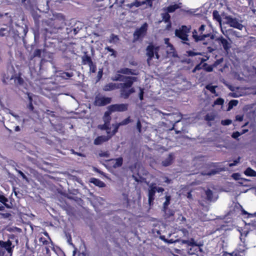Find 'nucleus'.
<instances>
[{
  "instance_id": "nucleus-41",
  "label": "nucleus",
  "mask_w": 256,
  "mask_h": 256,
  "mask_svg": "<svg viewBox=\"0 0 256 256\" xmlns=\"http://www.w3.org/2000/svg\"><path fill=\"white\" fill-rule=\"evenodd\" d=\"M16 170L22 177V178L24 180H26L28 182V178L26 177V176L24 174L23 172H22L21 170H20L17 168H16Z\"/></svg>"
},
{
  "instance_id": "nucleus-20",
  "label": "nucleus",
  "mask_w": 256,
  "mask_h": 256,
  "mask_svg": "<svg viewBox=\"0 0 256 256\" xmlns=\"http://www.w3.org/2000/svg\"><path fill=\"white\" fill-rule=\"evenodd\" d=\"M14 82L16 86H22L24 84V80L21 76V74H18V75L14 76Z\"/></svg>"
},
{
  "instance_id": "nucleus-48",
  "label": "nucleus",
  "mask_w": 256,
  "mask_h": 256,
  "mask_svg": "<svg viewBox=\"0 0 256 256\" xmlns=\"http://www.w3.org/2000/svg\"><path fill=\"white\" fill-rule=\"evenodd\" d=\"M105 50L112 52V54H110L111 56H116V52L114 49L112 48L110 46H106L105 48Z\"/></svg>"
},
{
  "instance_id": "nucleus-54",
  "label": "nucleus",
  "mask_w": 256,
  "mask_h": 256,
  "mask_svg": "<svg viewBox=\"0 0 256 256\" xmlns=\"http://www.w3.org/2000/svg\"><path fill=\"white\" fill-rule=\"evenodd\" d=\"M106 132L107 133L106 136L112 135V137L113 136H114L115 134H113V133L114 132V129L112 130V132H111V128L110 126H108V130H106Z\"/></svg>"
},
{
  "instance_id": "nucleus-49",
  "label": "nucleus",
  "mask_w": 256,
  "mask_h": 256,
  "mask_svg": "<svg viewBox=\"0 0 256 256\" xmlns=\"http://www.w3.org/2000/svg\"><path fill=\"white\" fill-rule=\"evenodd\" d=\"M165 214L168 216V217H170L172 216H174V212L170 209L168 208L166 212H164Z\"/></svg>"
},
{
  "instance_id": "nucleus-1",
  "label": "nucleus",
  "mask_w": 256,
  "mask_h": 256,
  "mask_svg": "<svg viewBox=\"0 0 256 256\" xmlns=\"http://www.w3.org/2000/svg\"><path fill=\"white\" fill-rule=\"evenodd\" d=\"M137 77L134 80H126V82L119 84L120 96L124 99H128L130 96L135 92V89L132 87L134 82L137 81Z\"/></svg>"
},
{
  "instance_id": "nucleus-47",
  "label": "nucleus",
  "mask_w": 256,
  "mask_h": 256,
  "mask_svg": "<svg viewBox=\"0 0 256 256\" xmlns=\"http://www.w3.org/2000/svg\"><path fill=\"white\" fill-rule=\"evenodd\" d=\"M152 184L154 185V189L156 191V192H162L164 191V188L162 187H157L156 186V184L155 183H152Z\"/></svg>"
},
{
  "instance_id": "nucleus-3",
  "label": "nucleus",
  "mask_w": 256,
  "mask_h": 256,
  "mask_svg": "<svg viewBox=\"0 0 256 256\" xmlns=\"http://www.w3.org/2000/svg\"><path fill=\"white\" fill-rule=\"evenodd\" d=\"M58 20H54L52 22V25L54 26L53 28L50 27L48 28H46L44 29L45 31V40H47L48 38H52V39L58 38V35H56L60 32L62 30V28L58 26Z\"/></svg>"
},
{
  "instance_id": "nucleus-29",
  "label": "nucleus",
  "mask_w": 256,
  "mask_h": 256,
  "mask_svg": "<svg viewBox=\"0 0 256 256\" xmlns=\"http://www.w3.org/2000/svg\"><path fill=\"white\" fill-rule=\"evenodd\" d=\"M116 161L115 163L113 164V167L114 168H117L121 166L122 165L123 163V158L122 157H120L118 158L114 159Z\"/></svg>"
},
{
  "instance_id": "nucleus-64",
  "label": "nucleus",
  "mask_w": 256,
  "mask_h": 256,
  "mask_svg": "<svg viewBox=\"0 0 256 256\" xmlns=\"http://www.w3.org/2000/svg\"><path fill=\"white\" fill-rule=\"evenodd\" d=\"M46 250V256H50V251L48 247L46 246L45 247Z\"/></svg>"
},
{
  "instance_id": "nucleus-23",
  "label": "nucleus",
  "mask_w": 256,
  "mask_h": 256,
  "mask_svg": "<svg viewBox=\"0 0 256 256\" xmlns=\"http://www.w3.org/2000/svg\"><path fill=\"white\" fill-rule=\"evenodd\" d=\"M91 57L88 55L84 54L82 56V64L84 65L88 64L90 65L92 62Z\"/></svg>"
},
{
  "instance_id": "nucleus-50",
  "label": "nucleus",
  "mask_w": 256,
  "mask_h": 256,
  "mask_svg": "<svg viewBox=\"0 0 256 256\" xmlns=\"http://www.w3.org/2000/svg\"><path fill=\"white\" fill-rule=\"evenodd\" d=\"M42 51L40 49H36L34 52V57H39L41 56Z\"/></svg>"
},
{
  "instance_id": "nucleus-25",
  "label": "nucleus",
  "mask_w": 256,
  "mask_h": 256,
  "mask_svg": "<svg viewBox=\"0 0 256 256\" xmlns=\"http://www.w3.org/2000/svg\"><path fill=\"white\" fill-rule=\"evenodd\" d=\"M214 18H215L217 21L220 22V28H221V31L223 34H224V30H223V28L221 24V17L219 15L218 12L217 10H214L212 13Z\"/></svg>"
},
{
  "instance_id": "nucleus-4",
  "label": "nucleus",
  "mask_w": 256,
  "mask_h": 256,
  "mask_svg": "<svg viewBox=\"0 0 256 256\" xmlns=\"http://www.w3.org/2000/svg\"><path fill=\"white\" fill-rule=\"evenodd\" d=\"M148 29V24L146 22H144L140 28H136L133 34V42L142 41L146 34Z\"/></svg>"
},
{
  "instance_id": "nucleus-59",
  "label": "nucleus",
  "mask_w": 256,
  "mask_h": 256,
  "mask_svg": "<svg viewBox=\"0 0 256 256\" xmlns=\"http://www.w3.org/2000/svg\"><path fill=\"white\" fill-rule=\"evenodd\" d=\"M27 108L31 112H33L34 110V106H33L32 102H28V104L27 106Z\"/></svg>"
},
{
  "instance_id": "nucleus-18",
  "label": "nucleus",
  "mask_w": 256,
  "mask_h": 256,
  "mask_svg": "<svg viewBox=\"0 0 256 256\" xmlns=\"http://www.w3.org/2000/svg\"><path fill=\"white\" fill-rule=\"evenodd\" d=\"M90 182L96 186H98L99 188H104L106 186V184L104 182L95 178H90Z\"/></svg>"
},
{
  "instance_id": "nucleus-27",
  "label": "nucleus",
  "mask_w": 256,
  "mask_h": 256,
  "mask_svg": "<svg viewBox=\"0 0 256 256\" xmlns=\"http://www.w3.org/2000/svg\"><path fill=\"white\" fill-rule=\"evenodd\" d=\"M180 6L178 4H174V5H170L166 8V11L168 13H172L174 12L176 10L180 8Z\"/></svg>"
},
{
  "instance_id": "nucleus-24",
  "label": "nucleus",
  "mask_w": 256,
  "mask_h": 256,
  "mask_svg": "<svg viewBox=\"0 0 256 256\" xmlns=\"http://www.w3.org/2000/svg\"><path fill=\"white\" fill-rule=\"evenodd\" d=\"M244 174L246 176H254L256 177V171L250 168H248L245 171Z\"/></svg>"
},
{
  "instance_id": "nucleus-46",
  "label": "nucleus",
  "mask_w": 256,
  "mask_h": 256,
  "mask_svg": "<svg viewBox=\"0 0 256 256\" xmlns=\"http://www.w3.org/2000/svg\"><path fill=\"white\" fill-rule=\"evenodd\" d=\"M224 100L222 98H218L214 102V105H222Z\"/></svg>"
},
{
  "instance_id": "nucleus-51",
  "label": "nucleus",
  "mask_w": 256,
  "mask_h": 256,
  "mask_svg": "<svg viewBox=\"0 0 256 256\" xmlns=\"http://www.w3.org/2000/svg\"><path fill=\"white\" fill-rule=\"evenodd\" d=\"M108 126H110L109 124L104 122V124L100 125L98 126V128L102 130H108Z\"/></svg>"
},
{
  "instance_id": "nucleus-35",
  "label": "nucleus",
  "mask_w": 256,
  "mask_h": 256,
  "mask_svg": "<svg viewBox=\"0 0 256 256\" xmlns=\"http://www.w3.org/2000/svg\"><path fill=\"white\" fill-rule=\"evenodd\" d=\"M10 32L8 28H0V36H7Z\"/></svg>"
},
{
  "instance_id": "nucleus-52",
  "label": "nucleus",
  "mask_w": 256,
  "mask_h": 256,
  "mask_svg": "<svg viewBox=\"0 0 256 256\" xmlns=\"http://www.w3.org/2000/svg\"><path fill=\"white\" fill-rule=\"evenodd\" d=\"M242 134H240V132H235L232 134V137L234 139H237Z\"/></svg>"
},
{
  "instance_id": "nucleus-44",
  "label": "nucleus",
  "mask_w": 256,
  "mask_h": 256,
  "mask_svg": "<svg viewBox=\"0 0 256 256\" xmlns=\"http://www.w3.org/2000/svg\"><path fill=\"white\" fill-rule=\"evenodd\" d=\"M12 253H8L3 249H0V256H12Z\"/></svg>"
},
{
  "instance_id": "nucleus-21",
  "label": "nucleus",
  "mask_w": 256,
  "mask_h": 256,
  "mask_svg": "<svg viewBox=\"0 0 256 256\" xmlns=\"http://www.w3.org/2000/svg\"><path fill=\"white\" fill-rule=\"evenodd\" d=\"M14 78V75L10 76L8 72L4 73L2 74V82L4 84H7L8 82Z\"/></svg>"
},
{
  "instance_id": "nucleus-45",
  "label": "nucleus",
  "mask_w": 256,
  "mask_h": 256,
  "mask_svg": "<svg viewBox=\"0 0 256 256\" xmlns=\"http://www.w3.org/2000/svg\"><path fill=\"white\" fill-rule=\"evenodd\" d=\"M140 92L138 94V97L140 100H144V89L141 87L139 88Z\"/></svg>"
},
{
  "instance_id": "nucleus-2",
  "label": "nucleus",
  "mask_w": 256,
  "mask_h": 256,
  "mask_svg": "<svg viewBox=\"0 0 256 256\" xmlns=\"http://www.w3.org/2000/svg\"><path fill=\"white\" fill-rule=\"evenodd\" d=\"M205 170L200 172L202 176H212L224 170L222 162H209L205 165Z\"/></svg>"
},
{
  "instance_id": "nucleus-17",
  "label": "nucleus",
  "mask_w": 256,
  "mask_h": 256,
  "mask_svg": "<svg viewBox=\"0 0 256 256\" xmlns=\"http://www.w3.org/2000/svg\"><path fill=\"white\" fill-rule=\"evenodd\" d=\"M174 156L173 154H170L162 162V165L164 166H168L171 165L174 161Z\"/></svg>"
},
{
  "instance_id": "nucleus-16",
  "label": "nucleus",
  "mask_w": 256,
  "mask_h": 256,
  "mask_svg": "<svg viewBox=\"0 0 256 256\" xmlns=\"http://www.w3.org/2000/svg\"><path fill=\"white\" fill-rule=\"evenodd\" d=\"M119 86V84H115V83H108L106 84L103 90L106 92L118 89Z\"/></svg>"
},
{
  "instance_id": "nucleus-36",
  "label": "nucleus",
  "mask_w": 256,
  "mask_h": 256,
  "mask_svg": "<svg viewBox=\"0 0 256 256\" xmlns=\"http://www.w3.org/2000/svg\"><path fill=\"white\" fill-rule=\"evenodd\" d=\"M203 68L207 72H211L213 70L214 66L212 65L209 66L206 63L202 64Z\"/></svg>"
},
{
  "instance_id": "nucleus-60",
  "label": "nucleus",
  "mask_w": 256,
  "mask_h": 256,
  "mask_svg": "<svg viewBox=\"0 0 256 256\" xmlns=\"http://www.w3.org/2000/svg\"><path fill=\"white\" fill-rule=\"evenodd\" d=\"M102 74H103L102 70L100 69L98 72V76H97L98 80H99L101 79V78H102Z\"/></svg>"
},
{
  "instance_id": "nucleus-38",
  "label": "nucleus",
  "mask_w": 256,
  "mask_h": 256,
  "mask_svg": "<svg viewBox=\"0 0 256 256\" xmlns=\"http://www.w3.org/2000/svg\"><path fill=\"white\" fill-rule=\"evenodd\" d=\"M8 202V198L3 195L0 194V202L3 204L6 208H9L10 206L6 204Z\"/></svg>"
},
{
  "instance_id": "nucleus-11",
  "label": "nucleus",
  "mask_w": 256,
  "mask_h": 256,
  "mask_svg": "<svg viewBox=\"0 0 256 256\" xmlns=\"http://www.w3.org/2000/svg\"><path fill=\"white\" fill-rule=\"evenodd\" d=\"M225 19L228 20V22L230 26L238 28L240 30H242L244 28V26L236 18H232L230 16H225Z\"/></svg>"
},
{
  "instance_id": "nucleus-5",
  "label": "nucleus",
  "mask_w": 256,
  "mask_h": 256,
  "mask_svg": "<svg viewBox=\"0 0 256 256\" xmlns=\"http://www.w3.org/2000/svg\"><path fill=\"white\" fill-rule=\"evenodd\" d=\"M205 28L206 26L204 24L201 25L200 27L198 28V32L200 33V36L198 34V32L196 30L192 32V37L196 42L204 40L206 38L209 37L210 40H214V35L211 33L203 34Z\"/></svg>"
},
{
  "instance_id": "nucleus-39",
  "label": "nucleus",
  "mask_w": 256,
  "mask_h": 256,
  "mask_svg": "<svg viewBox=\"0 0 256 256\" xmlns=\"http://www.w3.org/2000/svg\"><path fill=\"white\" fill-rule=\"evenodd\" d=\"M162 20L165 22H170V15L168 14V12H166V13H164V14H162Z\"/></svg>"
},
{
  "instance_id": "nucleus-63",
  "label": "nucleus",
  "mask_w": 256,
  "mask_h": 256,
  "mask_svg": "<svg viewBox=\"0 0 256 256\" xmlns=\"http://www.w3.org/2000/svg\"><path fill=\"white\" fill-rule=\"evenodd\" d=\"M228 32L230 33H232L233 34L235 35L236 37H240V36L238 34H239L238 32H237L232 30H228Z\"/></svg>"
},
{
  "instance_id": "nucleus-19",
  "label": "nucleus",
  "mask_w": 256,
  "mask_h": 256,
  "mask_svg": "<svg viewBox=\"0 0 256 256\" xmlns=\"http://www.w3.org/2000/svg\"><path fill=\"white\" fill-rule=\"evenodd\" d=\"M118 73L124 74L136 75L135 70L127 68H122L118 71Z\"/></svg>"
},
{
  "instance_id": "nucleus-42",
  "label": "nucleus",
  "mask_w": 256,
  "mask_h": 256,
  "mask_svg": "<svg viewBox=\"0 0 256 256\" xmlns=\"http://www.w3.org/2000/svg\"><path fill=\"white\" fill-rule=\"evenodd\" d=\"M88 66L90 67V72L92 73H94L96 72V66L95 64H94V62H92V64H90V65H88Z\"/></svg>"
},
{
  "instance_id": "nucleus-22",
  "label": "nucleus",
  "mask_w": 256,
  "mask_h": 256,
  "mask_svg": "<svg viewBox=\"0 0 256 256\" xmlns=\"http://www.w3.org/2000/svg\"><path fill=\"white\" fill-rule=\"evenodd\" d=\"M198 60H200V63L198 64L192 70V72L193 73H195L196 70H200L201 69L203 68L202 64L204 63V62H206L207 60L204 58H200Z\"/></svg>"
},
{
  "instance_id": "nucleus-33",
  "label": "nucleus",
  "mask_w": 256,
  "mask_h": 256,
  "mask_svg": "<svg viewBox=\"0 0 256 256\" xmlns=\"http://www.w3.org/2000/svg\"><path fill=\"white\" fill-rule=\"evenodd\" d=\"M216 116L214 113H208L205 116L204 120L208 122H210L214 120Z\"/></svg>"
},
{
  "instance_id": "nucleus-31",
  "label": "nucleus",
  "mask_w": 256,
  "mask_h": 256,
  "mask_svg": "<svg viewBox=\"0 0 256 256\" xmlns=\"http://www.w3.org/2000/svg\"><path fill=\"white\" fill-rule=\"evenodd\" d=\"M111 112H110V111L106 112L104 113V122L109 125H110V122L111 120V117L110 116V114Z\"/></svg>"
},
{
  "instance_id": "nucleus-57",
  "label": "nucleus",
  "mask_w": 256,
  "mask_h": 256,
  "mask_svg": "<svg viewBox=\"0 0 256 256\" xmlns=\"http://www.w3.org/2000/svg\"><path fill=\"white\" fill-rule=\"evenodd\" d=\"M228 255V256H240L239 254L235 252H234L231 253H228L226 252H225V256H227Z\"/></svg>"
},
{
  "instance_id": "nucleus-10",
  "label": "nucleus",
  "mask_w": 256,
  "mask_h": 256,
  "mask_svg": "<svg viewBox=\"0 0 256 256\" xmlns=\"http://www.w3.org/2000/svg\"><path fill=\"white\" fill-rule=\"evenodd\" d=\"M156 52V46H154L152 44H150L146 48V54L148 56L147 62L150 63L154 58V53Z\"/></svg>"
},
{
  "instance_id": "nucleus-56",
  "label": "nucleus",
  "mask_w": 256,
  "mask_h": 256,
  "mask_svg": "<svg viewBox=\"0 0 256 256\" xmlns=\"http://www.w3.org/2000/svg\"><path fill=\"white\" fill-rule=\"evenodd\" d=\"M188 55L190 56H195L196 55H201V53L200 52H196L193 51H189L188 52Z\"/></svg>"
},
{
  "instance_id": "nucleus-62",
  "label": "nucleus",
  "mask_w": 256,
  "mask_h": 256,
  "mask_svg": "<svg viewBox=\"0 0 256 256\" xmlns=\"http://www.w3.org/2000/svg\"><path fill=\"white\" fill-rule=\"evenodd\" d=\"M160 50V47L158 46H156V52L154 53V55L156 56V59H159L160 55L158 54V52Z\"/></svg>"
},
{
  "instance_id": "nucleus-43",
  "label": "nucleus",
  "mask_w": 256,
  "mask_h": 256,
  "mask_svg": "<svg viewBox=\"0 0 256 256\" xmlns=\"http://www.w3.org/2000/svg\"><path fill=\"white\" fill-rule=\"evenodd\" d=\"M39 242L42 244V245H48L49 244V242L46 238L43 236H41L39 238Z\"/></svg>"
},
{
  "instance_id": "nucleus-15",
  "label": "nucleus",
  "mask_w": 256,
  "mask_h": 256,
  "mask_svg": "<svg viewBox=\"0 0 256 256\" xmlns=\"http://www.w3.org/2000/svg\"><path fill=\"white\" fill-rule=\"evenodd\" d=\"M132 122V120L130 118V116H128L127 118L122 120L119 124H112V126L114 127V132L113 134H116L118 132V129L120 126L126 125L128 124H129L130 122Z\"/></svg>"
},
{
  "instance_id": "nucleus-53",
  "label": "nucleus",
  "mask_w": 256,
  "mask_h": 256,
  "mask_svg": "<svg viewBox=\"0 0 256 256\" xmlns=\"http://www.w3.org/2000/svg\"><path fill=\"white\" fill-rule=\"evenodd\" d=\"M164 42L165 44L168 46V47H170L171 48V49L172 50H174V46H172V44H171L170 42V40H169V38H166L164 39Z\"/></svg>"
},
{
  "instance_id": "nucleus-37",
  "label": "nucleus",
  "mask_w": 256,
  "mask_h": 256,
  "mask_svg": "<svg viewBox=\"0 0 256 256\" xmlns=\"http://www.w3.org/2000/svg\"><path fill=\"white\" fill-rule=\"evenodd\" d=\"M206 199L209 201L212 200L213 192L210 189L207 190L206 191Z\"/></svg>"
},
{
  "instance_id": "nucleus-58",
  "label": "nucleus",
  "mask_w": 256,
  "mask_h": 256,
  "mask_svg": "<svg viewBox=\"0 0 256 256\" xmlns=\"http://www.w3.org/2000/svg\"><path fill=\"white\" fill-rule=\"evenodd\" d=\"M136 128L138 131L140 132L142 131V124L140 120H138L136 123Z\"/></svg>"
},
{
  "instance_id": "nucleus-61",
  "label": "nucleus",
  "mask_w": 256,
  "mask_h": 256,
  "mask_svg": "<svg viewBox=\"0 0 256 256\" xmlns=\"http://www.w3.org/2000/svg\"><path fill=\"white\" fill-rule=\"evenodd\" d=\"M243 119H244L243 115L238 114L236 116V121L241 122L243 120Z\"/></svg>"
},
{
  "instance_id": "nucleus-40",
  "label": "nucleus",
  "mask_w": 256,
  "mask_h": 256,
  "mask_svg": "<svg viewBox=\"0 0 256 256\" xmlns=\"http://www.w3.org/2000/svg\"><path fill=\"white\" fill-rule=\"evenodd\" d=\"M110 152L108 150H100L98 154V156L100 157L108 158L110 156Z\"/></svg>"
},
{
  "instance_id": "nucleus-34",
  "label": "nucleus",
  "mask_w": 256,
  "mask_h": 256,
  "mask_svg": "<svg viewBox=\"0 0 256 256\" xmlns=\"http://www.w3.org/2000/svg\"><path fill=\"white\" fill-rule=\"evenodd\" d=\"M238 102V100H230L228 103V110H230V109L232 108L234 106H237Z\"/></svg>"
},
{
  "instance_id": "nucleus-26",
  "label": "nucleus",
  "mask_w": 256,
  "mask_h": 256,
  "mask_svg": "<svg viewBox=\"0 0 256 256\" xmlns=\"http://www.w3.org/2000/svg\"><path fill=\"white\" fill-rule=\"evenodd\" d=\"M171 196H166V201L163 204V210L166 212L168 208V206L170 204Z\"/></svg>"
},
{
  "instance_id": "nucleus-55",
  "label": "nucleus",
  "mask_w": 256,
  "mask_h": 256,
  "mask_svg": "<svg viewBox=\"0 0 256 256\" xmlns=\"http://www.w3.org/2000/svg\"><path fill=\"white\" fill-rule=\"evenodd\" d=\"M232 176L235 180H239L240 175L239 173H234L232 174Z\"/></svg>"
},
{
  "instance_id": "nucleus-7",
  "label": "nucleus",
  "mask_w": 256,
  "mask_h": 256,
  "mask_svg": "<svg viewBox=\"0 0 256 256\" xmlns=\"http://www.w3.org/2000/svg\"><path fill=\"white\" fill-rule=\"evenodd\" d=\"M112 102V98L108 97L96 96L94 102L96 106H102L110 104Z\"/></svg>"
},
{
  "instance_id": "nucleus-9",
  "label": "nucleus",
  "mask_w": 256,
  "mask_h": 256,
  "mask_svg": "<svg viewBox=\"0 0 256 256\" xmlns=\"http://www.w3.org/2000/svg\"><path fill=\"white\" fill-rule=\"evenodd\" d=\"M14 246L12 245V242L8 240L6 242L0 240V249H3L8 253H12Z\"/></svg>"
},
{
  "instance_id": "nucleus-28",
  "label": "nucleus",
  "mask_w": 256,
  "mask_h": 256,
  "mask_svg": "<svg viewBox=\"0 0 256 256\" xmlns=\"http://www.w3.org/2000/svg\"><path fill=\"white\" fill-rule=\"evenodd\" d=\"M120 39L118 36L114 34H112L110 36V38L108 39V42L110 43H114L116 44L119 41Z\"/></svg>"
},
{
  "instance_id": "nucleus-14",
  "label": "nucleus",
  "mask_w": 256,
  "mask_h": 256,
  "mask_svg": "<svg viewBox=\"0 0 256 256\" xmlns=\"http://www.w3.org/2000/svg\"><path fill=\"white\" fill-rule=\"evenodd\" d=\"M112 138L111 136H98L94 140V144L95 145H100L104 143V142H106L108 141Z\"/></svg>"
},
{
  "instance_id": "nucleus-12",
  "label": "nucleus",
  "mask_w": 256,
  "mask_h": 256,
  "mask_svg": "<svg viewBox=\"0 0 256 256\" xmlns=\"http://www.w3.org/2000/svg\"><path fill=\"white\" fill-rule=\"evenodd\" d=\"M153 186L154 185L151 184L150 185L148 190V202L150 206L153 205L154 204V202L155 198V194L156 193V191Z\"/></svg>"
},
{
  "instance_id": "nucleus-6",
  "label": "nucleus",
  "mask_w": 256,
  "mask_h": 256,
  "mask_svg": "<svg viewBox=\"0 0 256 256\" xmlns=\"http://www.w3.org/2000/svg\"><path fill=\"white\" fill-rule=\"evenodd\" d=\"M191 26L185 25L182 26L178 29L175 30V35L186 44V41H188V34L190 32Z\"/></svg>"
},
{
  "instance_id": "nucleus-8",
  "label": "nucleus",
  "mask_w": 256,
  "mask_h": 256,
  "mask_svg": "<svg viewBox=\"0 0 256 256\" xmlns=\"http://www.w3.org/2000/svg\"><path fill=\"white\" fill-rule=\"evenodd\" d=\"M128 109V104H114L109 106L108 110L110 112H125Z\"/></svg>"
},
{
  "instance_id": "nucleus-32",
  "label": "nucleus",
  "mask_w": 256,
  "mask_h": 256,
  "mask_svg": "<svg viewBox=\"0 0 256 256\" xmlns=\"http://www.w3.org/2000/svg\"><path fill=\"white\" fill-rule=\"evenodd\" d=\"M217 86H214L210 84H207L205 88L206 90H210L212 94H214L216 96H218V94H216V88Z\"/></svg>"
},
{
  "instance_id": "nucleus-30",
  "label": "nucleus",
  "mask_w": 256,
  "mask_h": 256,
  "mask_svg": "<svg viewBox=\"0 0 256 256\" xmlns=\"http://www.w3.org/2000/svg\"><path fill=\"white\" fill-rule=\"evenodd\" d=\"M156 0H142V4L146 6V8H152L153 6V2Z\"/></svg>"
},
{
  "instance_id": "nucleus-13",
  "label": "nucleus",
  "mask_w": 256,
  "mask_h": 256,
  "mask_svg": "<svg viewBox=\"0 0 256 256\" xmlns=\"http://www.w3.org/2000/svg\"><path fill=\"white\" fill-rule=\"evenodd\" d=\"M135 76H125L120 74H116L114 77L112 78L113 81H121L126 82V80H134L135 79Z\"/></svg>"
}]
</instances>
